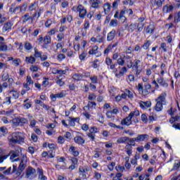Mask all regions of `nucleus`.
<instances>
[{
	"instance_id": "dca6fc26",
	"label": "nucleus",
	"mask_w": 180,
	"mask_h": 180,
	"mask_svg": "<svg viewBox=\"0 0 180 180\" xmlns=\"http://www.w3.org/2000/svg\"><path fill=\"white\" fill-rule=\"evenodd\" d=\"M115 36H116V30H112L111 32H110L108 34V36H107L108 41H112V40L115 39Z\"/></svg>"
},
{
	"instance_id": "2eb2a0df",
	"label": "nucleus",
	"mask_w": 180,
	"mask_h": 180,
	"mask_svg": "<svg viewBox=\"0 0 180 180\" xmlns=\"http://www.w3.org/2000/svg\"><path fill=\"white\" fill-rule=\"evenodd\" d=\"M125 151L129 157L133 154V146L130 143H127L125 146Z\"/></svg>"
},
{
	"instance_id": "4468645a",
	"label": "nucleus",
	"mask_w": 180,
	"mask_h": 180,
	"mask_svg": "<svg viewBox=\"0 0 180 180\" xmlns=\"http://www.w3.org/2000/svg\"><path fill=\"white\" fill-rule=\"evenodd\" d=\"M69 153H70L72 155H74V157H78V155H79V152L75 146H70L69 148Z\"/></svg>"
},
{
	"instance_id": "e433bc0d",
	"label": "nucleus",
	"mask_w": 180,
	"mask_h": 180,
	"mask_svg": "<svg viewBox=\"0 0 180 180\" xmlns=\"http://www.w3.org/2000/svg\"><path fill=\"white\" fill-rule=\"evenodd\" d=\"M106 116L108 119H113V120H115V114L112 110L107 111Z\"/></svg>"
},
{
	"instance_id": "0eeeda50",
	"label": "nucleus",
	"mask_w": 180,
	"mask_h": 180,
	"mask_svg": "<svg viewBox=\"0 0 180 180\" xmlns=\"http://www.w3.org/2000/svg\"><path fill=\"white\" fill-rule=\"evenodd\" d=\"M150 136L147 134H139L136 136V137L131 139L132 141H136V143H140L143 141H146V140H148Z\"/></svg>"
},
{
	"instance_id": "4be33fe9",
	"label": "nucleus",
	"mask_w": 180,
	"mask_h": 180,
	"mask_svg": "<svg viewBox=\"0 0 180 180\" xmlns=\"http://www.w3.org/2000/svg\"><path fill=\"white\" fill-rule=\"evenodd\" d=\"M51 43V37L50 36H46L44 37V47L47 49V45Z\"/></svg>"
},
{
	"instance_id": "72a5a7b5",
	"label": "nucleus",
	"mask_w": 180,
	"mask_h": 180,
	"mask_svg": "<svg viewBox=\"0 0 180 180\" xmlns=\"http://www.w3.org/2000/svg\"><path fill=\"white\" fill-rule=\"evenodd\" d=\"M140 115V111L137 110H135L134 111H131L129 116H130V117L131 119H133V117H134L135 116H139Z\"/></svg>"
},
{
	"instance_id": "58836bf2",
	"label": "nucleus",
	"mask_w": 180,
	"mask_h": 180,
	"mask_svg": "<svg viewBox=\"0 0 180 180\" xmlns=\"http://www.w3.org/2000/svg\"><path fill=\"white\" fill-rule=\"evenodd\" d=\"M146 32V33H149V34L153 33L154 32V25H150L149 26H148Z\"/></svg>"
},
{
	"instance_id": "473e14b6",
	"label": "nucleus",
	"mask_w": 180,
	"mask_h": 180,
	"mask_svg": "<svg viewBox=\"0 0 180 180\" xmlns=\"http://www.w3.org/2000/svg\"><path fill=\"white\" fill-rule=\"evenodd\" d=\"M103 9H104V12H105V15H108V13H109V12H110V4H104Z\"/></svg>"
},
{
	"instance_id": "5701e85b",
	"label": "nucleus",
	"mask_w": 180,
	"mask_h": 180,
	"mask_svg": "<svg viewBox=\"0 0 180 180\" xmlns=\"http://www.w3.org/2000/svg\"><path fill=\"white\" fill-rule=\"evenodd\" d=\"M140 64H141V61H140V60H135L132 66V70L134 71V70H139L141 68Z\"/></svg>"
},
{
	"instance_id": "603ef678",
	"label": "nucleus",
	"mask_w": 180,
	"mask_h": 180,
	"mask_svg": "<svg viewBox=\"0 0 180 180\" xmlns=\"http://www.w3.org/2000/svg\"><path fill=\"white\" fill-rule=\"evenodd\" d=\"M36 124H37V121H36V120H30V127H36Z\"/></svg>"
},
{
	"instance_id": "ea45409f",
	"label": "nucleus",
	"mask_w": 180,
	"mask_h": 180,
	"mask_svg": "<svg viewBox=\"0 0 180 180\" xmlns=\"http://www.w3.org/2000/svg\"><path fill=\"white\" fill-rule=\"evenodd\" d=\"M12 123H13V126H15V127L19 126V124H20L19 117L13 119Z\"/></svg>"
},
{
	"instance_id": "338daca9",
	"label": "nucleus",
	"mask_w": 180,
	"mask_h": 180,
	"mask_svg": "<svg viewBox=\"0 0 180 180\" xmlns=\"http://www.w3.org/2000/svg\"><path fill=\"white\" fill-rule=\"evenodd\" d=\"M65 58V55H64V54H59V55H58V60H59V61H62L63 60H64Z\"/></svg>"
},
{
	"instance_id": "0e129e2a",
	"label": "nucleus",
	"mask_w": 180,
	"mask_h": 180,
	"mask_svg": "<svg viewBox=\"0 0 180 180\" xmlns=\"http://www.w3.org/2000/svg\"><path fill=\"white\" fill-rule=\"evenodd\" d=\"M58 41H61L63 39H64V34L63 33H60L57 36Z\"/></svg>"
},
{
	"instance_id": "7c9ffc66",
	"label": "nucleus",
	"mask_w": 180,
	"mask_h": 180,
	"mask_svg": "<svg viewBox=\"0 0 180 180\" xmlns=\"http://www.w3.org/2000/svg\"><path fill=\"white\" fill-rule=\"evenodd\" d=\"M128 140L129 137L127 136L120 137L117 140V143H118V144H123L126 143V141H127Z\"/></svg>"
},
{
	"instance_id": "680f3d73",
	"label": "nucleus",
	"mask_w": 180,
	"mask_h": 180,
	"mask_svg": "<svg viewBox=\"0 0 180 180\" xmlns=\"http://www.w3.org/2000/svg\"><path fill=\"white\" fill-rule=\"evenodd\" d=\"M27 85H33L34 82L32 80V77L30 76L27 77Z\"/></svg>"
},
{
	"instance_id": "aec40b11",
	"label": "nucleus",
	"mask_w": 180,
	"mask_h": 180,
	"mask_svg": "<svg viewBox=\"0 0 180 180\" xmlns=\"http://www.w3.org/2000/svg\"><path fill=\"white\" fill-rule=\"evenodd\" d=\"M11 27H12V23L11 22L6 23L2 28L3 33H6V32H9Z\"/></svg>"
},
{
	"instance_id": "c756f323",
	"label": "nucleus",
	"mask_w": 180,
	"mask_h": 180,
	"mask_svg": "<svg viewBox=\"0 0 180 180\" xmlns=\"http://www.w3.org/2000/svg\"><path fill=\"white\" fill-rule=\"evenodd\" d=\"M120 58L117 59V63L118 64V65H124L126 61L124 60H123V58H124V57H126L124 55H120Z\"/></svg>"
},
{
	"instance_id": "ddd939ff",
	"label": "nucleus",
	"mask_w": 180,
	"mask_h": 180,
	"mask_svg": "<svg viewBox=\"0 0 180 180\" xmlns=\"http://www.w3.org/2000/svg\"><path fill=\"white\" fill-rule=\"evenodd\" d=\"M122 126H130L131 124V118L129 115L126 118L122 120L121 121Z\"/></svg>"
},
{
	"instance_id": "6ab92c4d",
	"label": "nucleus",
	"mask_w": 180,
	"mask_h": 180,
	"mask_svg": "<svg viewBox=\"0 0 180 180\" xmlns=\"http://www.w3.org/2000/svg\"><path fill=\"white\" fill-rule=\"evenodd\" d=\"M38 178L39 180H47V177L44 176L43 173V169L38 168L37 169Z\"/></svg>"
},
{
	"instance_id": "1a4fd4ad",
	"label": "nucleus",
	"mask_w": 180,
	"mask_h": 180,
	"mask_svg": "<svg viewBox=\"0 0 180 180\" xmlns=\"http://www.w3.org/2000/svg\"><path fill=\"white\" fill-rule=\"evenodd\" d=\"M74 141L76 144H79L82 146L85 143V140L84 139V135L82 134H78L75 138Z\"/></svg>"
},
{
	"instance_id": "13d9d810",
	"label": "nucleus",
	"mask_w": 180,
	"mask_h": 180,
	"mask_svg": "<svg viewBox=\"0 0 180 180\" xmlns=\"http://www.w3.org/2000/svg\"><path fill=\"white\" fill-rule=\"evenodd\" d=\"M30 71H32V72H37V71H39V67H37V65H32L30 68Z\"/></svg>"
},
{
	"instance_id": "7ed1b4c3",
	"label": "nucleus",
	"mask_w": 180,
	"mask_h": 180,
	"mask_svg": "<svg viewBox=\"0 0 180 180\" xmlns=\"http://www.w3.org/2000/svg\"><path fill=\"white\" fill-rule=\"evenodd\" d=\"M157 103L155 106V110L156 112H161L162 110V103L165 102V96L163 95L160 96L158 99H156Z\"/></svg>"
},
{
	"instance_id": "09e8293b",
	"label": "nucleus",
	"mask_w": 180,
	"mask_h": 180,
	"mask_svg": "<svg viewBox=\"0 0 180 180\" xmlns=\"http://www.w3.org/2000/svg\"><path fill=\"white\" fill-rule=\"evenodd\" d=\"M116 165V163L114 162H112L110 164H109L108 165V169H109V171H113V169H115V167Z\"/></svg>"
},
{
	"instance_id": "5fc2aeb1",
	"label": "nucleus",
	"mask_w": 180,
	"mask_h": 180,
	"mask_svg": "<svg viewBox=\"0 0 180 180\" xmlns=\"http://www.w3.org/2000/svg\"><path fill=\"white\" fill-rule=\"evenodd\" d=\"M122 176H123V175L122 174V173H117L115 176H114L112 178V180H122Z\"/></svg>"
},
{
	"instance_id": "2f4dec72",
	"label": "nucleus",
	"mask_w": 180,
	"mask_h": 180,
	"mask_svg": "<svg viewBox=\"0 0 180 180\" xmlns=\"http://www.w3.org/2000/svg\"><path fill=\"white\" fill-rule=\"evenodd\" d=\"M180 121V114L179 115H176L175 117H172L169 120V123H175V122Z\"/></svg>"
},
{
	"instance_id": "a18cd8bd",
	"label": "nucleus",
	"mask_w": 180,
	"mask_h": 180,
	"mask_svg": "<svg viewBox=\"0 0 180 180\" xmlns=\"http://www.w3.org/2000/svg\"><path fill=\"white\" fill-rule=\"evenodd\" d=\"M141 121L143 123H147L148 122V118L146 114H142L141 116Z\"/></svg>"
},
{
	"instance_id": "49530a36",
	"label": "nucleus",
	"mask_w": 180,
	"mask_h": 180,
	"mask_svg": "<svg viewBox=\"0 0 180 180\" xmlns=\"http://www.w3.org/2000/svg\"><path fill=\"white\" fill-rule=\"evenodd\" d=\"M171 124H173V129H175L176 130H180V123H176V122H174L173 123H171Z\"/></svg>"
},
{
	"instance_id": "f8f14e48",
	"label": "nucleus",
	"mask_w": 180,
	"mask_h": 180,
	"mask_svg": "<svg viewBox=\"0 0 180 180\" xmlns=\"http://www.w3.org/2000/svg\"><path fill=\"white\" fill-rule=\"evenodd\" d=\"M68 125L74 127L75 126V123H79V117H69V120H68Z\"/></svg>"
},
{
	"instance_id": "b1692460",
	"label": "nucleus",
	"mask_w": 180,
	"mask_h": 180,
	"mask_svg": "<svg viewBox=\"0 0 180 180\" xmlns=\"http://www.w3.org/2000/svg\"><path fill=\"white\" fill-rule=\"evenodd\" d=\"M39 8V3L38 2H34L33 4H31L28 8V11L30 12H33V11H36Z\"/></svg>"
},
{
	"instance_id": "393cba45",
	"label": "nucleus",
	"mask_w": 180,
	"mask_h": 180,
	"mask_svg": "<svg viewBox=\"0 0 180 180\" xmlns=\"http://www.w3.org/2000/svg\"><path fill=\"white\" fill-rule=\"evenodd\" d=\"M8 95L10 98H12L13 99H18L19 98V93L16 91H11L8 93Z\"/></svg>"
},
{
	"instance_id": "423d86ee",
	"label": "nucleus",
	"mask_w": 180,
	"mask_h": 180,
	"mask_svg": "<svg viewBox=\"0 0 180 180\" xmlns=\"http://www.w3.org/2000/svg\"><path fill=\"white\" fill-rule=\"evenodd\" d=\"M124 13H126V8L122 10L120 13L116 11L115 14L114 15V18L115 19H120L122 23H124V22H126V17L124 16Z\"/></svg>"
},
{
	"instance_id": "f03ea898",
	"label": "nucleus",
	"mask_w": 180,
	"mask_h": 180,
	"mask_svg": "<svg viewBox=\"0 0 180 180\" xmlns=\"http://www.w3.org/2000/svg\"><path fill=\"white\" fill-rule=\"evenodd\" d=\"M26 162H27V158L23 155L22 159L21 160V162L18 167V169L16 172V176H20V175L22 174V172H23L25 168H26Z\"/></svg>"
},
{
	"instance_id": "052dcab7",
	"label": "nucleus",
	"mask_w": 180,
	"mask_h": 180,
	"mask_svg": "<svg viewBox=\"0 0 180 180\" xmlns=\"http://www.w3.org/2000/svg\"><path fill=\"white\" fill-rule=\"evenodd\" d=\"M110 26L112 27H116V26H117V20H112L110 22Z\"/></svg>"
},
{
	"instance_id": "c85d7f7f",
	"label": "nucleus",
	"mask_w": 180,
	"mask_h": 180,
	"mask_svg": "<svg viewBox=\"0 0 180 180\" xmlns=\"http://www.w3.org/2000/svg\"><path fill=\"white\" fill-rule=\"evenodd\" d=\"M174 10V6H169V5H166L163 8V12L165 13H168L169 12H172V11Z\"/></svg>"
},
{
	"instance_id": "39448f33",
	"label": "nucleus",
	"mask_w": 180,
	"mask_h": 180,
	"mask_svg": "<svg viewBox=\"0 0 180 180\" xmlns=\"http://www.w3.org/2000/svg\"><path fill=\"white\" fill-rule=\"evenodd\" d=\"M144 27V25L142 23L134 22L131 23L128 28L129 32H134V30H137V32H141Z\"/></svg>"
},
{
	"instance_id": "f3484780",
	"label": "nucleus",
	"mask_w": 180,
	"mask_h": 180,
	"mask_svg": "<svg viewBox=\"0 0 180 180\" xmlns=\"http://www.w3.org/2000/svg\"><path fill=\"white\" fill-rule=\"evenodd\" d=\"M88 29H89V21H85L84 28L81 31L82 36H86Z\"/></svg>"
},
{
	"instance_id": "bb28decb",
	"label": "nucleus",
	"mask_w": 180,
	"mask_h": 180,
	"mask_svg": "<svg viewBox=\"0 0 180 180\" xmlns=\"http://www.w3.org/2000/svg\"><path fill=\"white\" fill-rule=\"evenodd\" d=\"M25 63L27 64H34V63H36V58L33 56L26 57Z\"/></svg>"
},
{
	"instance_id": "79ce46f5",
	"label": "nucleus",
	"mask_w": 180,
	"mask_h": 180,
	"mask_svg": "<svg viewBox=\"0 0 180 180\" xmlns=\"http://www.w3.org/2000/svg\"><path fill=\"white\" fill-rule=\"evenodd\" d=\"M179 168H180V160H175L173 166V169L175 170L178 169Z\"/></svg>"
},
{
	"instance_id": "cd10ccee",
	"label": "nucleus",
	"mask_w": 180,
	"mask_h": 180,
	"mask_svg": "<svg viewBox=\"0 0 180 180\" xmlns=\"http://www.w3.org/2000/svg\"><path fill=\"white\" fill-rule=\"evenodd\" d=\"M98 49L99 48L97 46H93L91 49L89 51V54H90V56H94L98 54Z\"/></svg>"
},
{
	"instance_id": "774afa93",
	"label": "nucleus",
	"mask_w": 180,
	"mask_h": 180,
	"mask_svg": "<svg viewBox=\"0 0 180 180\" xmlns=\"http://www.w3.org/2000/svg\"><path fill=\"white\" fill-rule=\"evenodd\" d=\"M136 151H138V153H143L144 151V147L141 146H138L136 148Z\"/></svg>"
},
{
	"instance_id": "6e6552de",
	"label": "nucleus",
	"mask_w": 180,
	"mask_h": 180,
	"mask_svg": "<svg viewBox=\"0 0 180 180\" xmlns=\"http://www.w3.org/2000/svg\"><path fill=\"white\" fill-rule=\"evenodd\" d=\"M77 13H79V18L84 19L86 15V9L82 5L77 6Z\"/></svg>"
},
{
	"instance_id": "9b49d317",
	"label": "nucleus",
	"mask_w": 180,
	"mask_h": 180,
	"mask_svg": "<svg viewBox=\"0 0 180 180\" xmlns=\"http://www.w3.org/2000/svg\"><path fill=\"white\" fill-rule=\"evenodd\" d=\"M139 106L141 109L145 110L146 109H148V108H151V101H139Z\"/></svg>"
},
{
	"instance_id": "a211bd4d",
	"label": "nucleus",
	"mask_w": 180,
	"mask_h": 180,
	"mask_svg": "<svg viewBox=\"0 0 180 180\" xmlns=\"http://www.w3.org/2000/svg\"><path fill=\"white\" fill-rule=\"evenodd\" d=\"M105 64L107 65H110V70H115V68H116V65H117V64L116 63L112 65V59H110V58H105Z\"/></svg>"
},
{
	"instance_id": "e2e57ef3",
	"label": "nucleus",
	"mask_w": 180,
	"mask_h": 180,
	"mask_svg": "<svg viewBox=\"0 0 180 180\" xmlns=\"http://www.w3.org/2000/svg\"><path fill=\"white\" fill-rule=\"evenodd\" d=\"M70 161H71V162H72V165H77V164H78V159H77V158H72L71 159H70Z\"/></svg>"
},
{
	"instance_id": "9d476101",
	"label": "nucleus",
	"mask_w": 180,
	"mask_h": 180,
	"mask_svg": "<svg viewBox=\"0 0 180 180\" xmlns=\"http://www.w3.org/2000/svg\"><path fill=\"white\" fill-rule=\"evenodd\" d=\"M117 70L118 69H116V70L115 71V77L117 78H120V77H123V75H124V74L127 72V68L126 67H122V68H119V72H117Z\"/></svg>"
},
{
	"instance_id": "a19ab883",
	"label": "nucleus",
	"mask_w": 180,
	"mask_h": 180,
	"mask_svg": "<svg viewBox=\"0 0 180 180\" xmlns=\"http://www.w3.org/2000/svg\"><path fill=\"white\" fill-rule=\"evenodd\" d=\"M19 120H20V124H27V123H29V121L27 120V119L24 117H19Z\"/></svg>"
},
{
	"instance_id": "bf43d9fd",
	"label": "nucleus",
	"mask_w": 180,
	"mask_h": 180,
	"mask_svg": "<svg viewBox=\"0 0 180 180\" xmlns=\"http://www.w3.org/2000/svg\"><path fill=\"white\" fill-rule=\"evenodd\" d=\"M92 84H98V77L92 76L90 77Z\"/></svg>"
},
{
	"instance_id": "6e6d98bb",
	"label": "nucleus",
	"mask_w": 180,
	"mask_h": 180,
	"mask_svg": "<svg viewBox=\"0 0 180 180\" xmlns=\"http://www.w3.org/2000/svg\"><path fill=\"white\" fill-rule=\"evenodd\" d=\"M8 67H9V65H8V63H4L0 62V69L1 70H6V68H8Z\"/></svg>"
},
{
	"instance_id": "c03bdc74",
	"label": "nucleus",
	"mask_w": 180,
	"mask_h": 180,
	"mask_svg": "<svg viewBox=\"0 0 180 180\" xmlns=\"http://www.w3.org/2000/svg\"><path fill=\"white\" fill-rule=\"evenodd\" d=\"M25 50H27V51H30V50L33 49V46H32V44H30V43L26 42L25 44Z\"/></svg>"
},
{
	"instance_id": "4c0bfd02",
	"label": "nucleus",
	"mask_w": 180,
	"mask_h": 180,
	"mask_svg": "<svg viewBox=\"0 0 180 180\" xmlns=\"http://www.w3.org/2000/svg\"><path fill=\"white\" fill-rule=\"evenodd\" d=\"M21 63H22V60H20V58H15L13 60V65H15V67H19Z\"/></svg>"
},
{
	"instance_id": "c9c22d12",
	"label": "nucleus",
	"mask_w": 180,
	"mask_h": 180,
	"mask_svg": "<svg viewBox=\"0 0 180 180\" xmlns=\"http://www.w3.org/2000/svg\"><path fill=\"white\" fill-rule=\"evenodd\" d=\"M86 56H88V53H86V51H83L82 53H81L79 56V60H81V61H85V58H86Z\"/></svg>"
},
{
	"instance_id": "4d7b16f0",
	"label": "nucleus",
	"mask_w": 180,
	"mask_h": 180,
	"mask_svg": "<svg viewBox=\"0 0 180 180\" xmlns=\"http://www.w3.org/2000/svg\"><path fill=\"white\" fill-rule=\"evenodd\" d=\"M73 79H75V81H81V79H82V76L78 74H75L73 75Z\"/></svg>"
},
{
	"instance_id": "f704fd0d",
	"label": "nucleus",
	"mask_w": 180,
	"mask_h": 180,
	"mask_svg": "<svg viewBox=\"0 0 180 180\" xmlns=\"http://www.w3.org/2000/svg\"><path fill=\"white\" fill-rule=\"evenodd\" d=\"M56 84L59 85V86H64L65 84L64 82L62 79H60L59 77H56L55 79Z\"/></svg>"
},
{
	"instance_id": "69168bd1",
	"label": "nucleus",
	"mask_w": 180,
	"mask_h": 180,
	"mask_svg": "<svg viewBox=\"0 0 180 180\" xmlns=\"http://www.w3.org/2000/svg\"><path fill=\"white\" fill-rule=\"evenodd\" d=\"M11 96H9L8 97H7V98H6L5 99H4V103L6 104V105H10L11 103Z\"/></svg>"
},
{
	"instance_id": "f257e3e1",
	"label": "nucleus",
	"mask_w": 180,
	"mask_h": 180,
	"mask_svg": "<svg viewBox=\"0 0 180 180\" xmlns=\"http://www.w3.org/2000/svg\"><path fill=\"white\" fill-rule=\"evenodd\" d=\"M10 144H23L25 143V133L13 132L8 138Z\"/></svg>"
},
{
	"instance_id": "de8ad7c7",
	"label": "nucleus",
	"mask_w": 180,
	"mask_h": 180,
	"mask_svg": "<svg viewBox=\"0 0 180 180\" xmlns=\"http://www.w3.org/2000/svg\"><path fill=\"white\" fill-rule=\"evenodd\" d=\"M115 169L117 172H123L124 171L125 168L123 166L117 165L115 167Z\"/></svg>"
},
{
	"instance_id": "8fccbe9b",
	"label": "nucleus",
	"mask_w": 180,
	"mask_h": 180,
	"mask_svg": "<svg viewBox=\"0 0 180 180\" xmlns=\"http://www.w3.org/2000/svg\"><path fill=\"white\" fill-rule=\"evenodd\" d=\"M9 79V74H8L7 72H4L1 76L2 81L5 82V81H7V79Z\"/></svg>"
},
{
	"instance_id": "412c9836",
	"label": "nucleus",
	"mask_w": 180,
	"mask_h": 180,
	"mask_svg": "<svg viewBox=\"0 0 180 180\" xmlns=\"http://www.w3.org/2000/svg\"><path fill=\"white\" fill-rule=\"evenodd\" d=\"M90 2L91 4L92 8H94V9H96V8H99V5L102 4L101 1L99 0H90Z\"/></svg>"
},
{
	"instance_id": "a878e982",
	"label": "nucleus",
	"mask_w": 180,
	"mask_h": 180,
	"mask_svg": "<svg viewBox=\"0 0 180 180\" xmlns=\"http://www.w3.org/2000/svg\"><path fill=\"white\" fill-rule=\"evenodd\" d=\"M17 157H18V154L16 153V152H11V157H10V160L11 162H15L17 161H19V158H16Z\"/></svg>"
},
{
	"instance_id": "37998d69",
	"label": "nucleus",
	"mask_w": 180,
	"mask_h": 180,
	"mask_svg": "<svg viewBox=\"0 0 180 180\" xmlns=\"http://www.w3.org/2000/svg\"><path fill=\"white\" fill-rule=\"evenodd\" d=\"M90 133H91V134H96V133H98V129L96 127H92L90 129H89Z\"/></svg>"
},
{
	"instance_id": "3c124183",
	"label": "nucleus",
	"mask_w": 180,
	"mask_h": 180,
	"mask_svg": "<svg viewBox=\"0 0 180 180\" xmlns=\"http://www.w3.org/2000/svg\"><path fill=\"white\" fill-rule=\"evenodd\" d=\"M151 46V42L150 41H147L143 45V49L144 50H148V47Z\"/></svg>"
},
{
	"instance_id": "20e7f679",
	"label": "nucleus",
	"mask_w": 180,
	"mask_h": 180,
	"mask_svg": "<svg viewBox=\"0 0 180 180\" xmlns=\"http://www.w3.org/2000/svg\"><path fill=\"white\" fill-rule=\"evenodd\" d=\"M25 178L27 179H34L36 178V169L32 167H29L25 169Z\"/></svg>"
},
{
	"instance_id": "864d4df0",
	"label": "nucleus",
	"mask_w": 180,
	"mask_h": 180,
	"mask_svg": "<svg viewBox=\"0 0 180 180\" xmlns=\"http://www.w3.org/2000/svg\"><path fill=\"white\" fill-rule=\"evenodd\" d=\"M8 46L5 44H0V51H6Z\"/></svg>"
}]
</instances>
